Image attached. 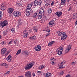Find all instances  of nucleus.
I'll list each match as a JSON object with an SVG mask.
<instances>
[{"instance_id": "1", "label": "nucleus", "mask_w": 77, "mask_h": 77, "mask_svg": "<svg viewBox=\"0 0 77 77\" xmlns=\"http://www.w3.org/2000/svg\"><path fill=\"white\" fill-rule=\"evenodd\" d=\"M58 32V36L62 37L61 39L62 41L65 39V38H67V35L66 34L65 32H60V31H59Z\"/></svg>"}, {"instance_id": "2", "label": "nucleus", "mask_w": 77, "mask_h": 77, "mask_svg": "<svg viewBox=\"0 0 77 77\" xmlns=\"http://www.w3.org/2000/svg\"><path fill=\"white\" fill-rule=\"evenodd\" d=\"M34 64H35L34 62L32 61L31 62V63H29V64H28L25 67V70H26L28 69H30V68H32V66L34 65Z\"/></svg>"}, {"instance_id": "3", "label": "nucleus", "mask_w": 77, "mask_h": 77, "mask_svg": "<svg viewBox=\"0 0 77 77\" xmlns=\"http://www.w3.org/2000/svg\"><path fill=\"white\" fill-rule=\"evenodd\" d=\"M33 10L31 8H27L26 10V16H29L30 14H33Z\"/></svg>"}, {"instance_id": "4", "label": "nucleus", "mask_w": 77, "mask_h": 77, "mask_svg": "<svg viewBox=\"0 0 77 77\" xmlns=\"http://www.w3.org/2000/svg\"><path fill=\"white\" fill-rule=\"evenodd\" d=\"M63 50V48L61 47H60L57 49V50L56 51L57 52V54L60 56L62 54V51Z\"/></svg>"}, {"instance_id": "5", "label": "nucleus", "mask_w": 77, "mask_h": 77, "mask_svg": "<svg viewBox=\"0 0 77 77\" xmlns=\"http://www.w3.org/2000/svg\"><path fill=\"white\" fill-rule=\"evenodd\" d=\"M12 14L14 17H20L21 15V13L19 11H14Z\"/></svg>"}, {"instance_id": "6", "label": "nucleus", "mask_w": 77, "mask_h": 77, "mask_svg": "<svg viewBox=\"0 0 77 77\" xmlns=\"http://www.w3.org/2000/svg\"><path fill=\"white\" fill-rule=\"evenodd\" d=\"M66 61L63 60L61 64H59L58 65L60 66V67L59 68V69H61V68H65V63Z\"/></svg>"}, {"instance_id": "7", "label": "nucleus", "mask_w": 77, "mask_h": 77, "mask_svg": "<svg viewBox=\"0 0 77 77\" xmlns=\"http://www.w3.org/2000/svg\"><path fill=\"white\" fill-rule=\"evenodd\" d=\"M1 25V26H2V27L7 26L8 24V22L7 21V20H5L4 21H2L1 23H0Z\"/></svg>"}, {"instance_id": "8", "label": "nucleus", "mask_w": 77, "mask_h": 77, "mask_svg": "<svg viewBox=\"0 0 77 77\" xmlns=\"http://www.w3.org/2000/svg\"><path fill=\"white\" fill-rule=\"evenodd\" d=\"M34 49L37 51H39L41 50V47L39 45H38L35 47Z\"/></svg>"}, {"instance_id": "9", "label": "nucleus", "mask_w": 77, "mask_h": 77, "mask_svg": "<svg viewBox=\"0 0 77 77\" xmlns=\"http://www.w3.org/2000/svg\"><path fill=\"white\" fill-rule=\"evenodd\" d=\"M55 14L58 17H60L62 15V13L61 12H57Z\"/></svg>"}, {"instance_id": "10", "label": "nucleus", "mask_w": 77, "mask_h": 77, "mask_svg": "<svg viewBox=\"0 0 77 77\" xmlns=\"http://www.w3.org/2000/svg\"><path fill=\"white\" fill-rule=\"evenodd\" d=\"M8 62H11L12 60V57L10 55H9L6 58Z\"/></svg>"}, {"instance_id": "11", "label": "nucleus", "mask_w": 77, "mask_h": 77, "mask_svg": "<svg viewBox=\"0 0 77 77\" xmlns=\"http://www.w3.org/2000/svg\"><path fill=\"white\" fill-rule=\"evenodd\" d=\"M25 76L27 77H31V76H32V74L30 72L28 71L26 73Z\"/></svg>"}, {"instance_id": "12", "label": "nucleus", "mask_w": 77, "mask_h": 77, "mask_svg": "<svg viewBox=\"0 0 77 77\" xmlns=\"http://www.w3.org/2000/svg\"><path fill=\"white\" fill-rule=\"evenodd\" d=\"M71 45H69L65 51L66 53H68L69 51L71 50Z\"/></svg>"}, {"instance_id": "13", "label": "nucleus", "mask_w": 77, "mask_h": 77, "mask_svg": "<svg viewBox=\"0 0 77 77\" xmlns=\"http://www.w3.org/2000/svg\"><path fill=\"white\" fill-rule=\"evenodd\" d=\"M7 11L9 14H11L14 11V9L11 8H8Z\"/></svg>"}, {"instance_id": "14", "label": "nucleus", "mask_w": 77, "mask_h": 77, "mask_svg": "<svg viewBox=\"0 0 77 77\" xmlns=\"http://www.w3.org/2000/svg\"><path fill=\"white\" fill-rule=\"evenodd\" d=\"M39 13L40 14H41V15H44V11L43 8H40Z\"/></svg>"}, {"instance_id": "15", "label": "nucleus", "mask_w": 77, "mask_h": 77, "mask_svg": "<svg viewBox=\"0 0 77 77\" xmlns=\"http://www.w3.org/2000/svg\"><path fill=\"white\" fill-rule=\"evenodd\" d=\"M6 48H3L1 50V53L2 54L6 53Z\"/></svg>"}, {"instance_id": "16", "label": "nucleus", "mask_w": 77, "mask_h": 77, "mask_svg": "<svg viewBox=\"0 0 77 77\" xmlns=\"http://www.w3.org/2000/svg\"><path fill=\"white\" fill-rule=\"evenodd\" d=\"M54 24V20H52L49 22V26H53V24Z\"/></svg>"}, {"instance_id": "17", "label": "nucleus", "mask_w": 77, "mask_h": 77, "mask_svg": "<svg viewBox=\"0 0 77 77\" xmlns=\"http://www.w3.org/2000/svg\"><path fill=\"white\" fill-rule=\"evenodd\" d=\"M66 1V0H61L60 5H64Z\"/></svg>"}, {"instance_id": "18", "label": "nucleus", "mask_w": 77, "mask_h": 77, "mask_svg": "<svg viewBox=\"0 0 77 77\" xmlns=\"http://www.w3.org/2000/svg\"><path fill=\"white\" fill-rule=\"evenodd\" d=\"M6 8H7V6H2L1 7V9L2 11H4V10H5V9H6Z\"/></svg>"}, {"instance_id": "19", "label": "nucleus", "mask_w": 77, "mask_h": 77, "mask_svg": "<svg viewBox=\"0 0 77 77\" xmlns=\"http://www.w3.org/2000/svg\"><path fill=\"white\" fill-rule=\"evenodd\" d=\"M32 4H33V3H31V4L28 5L27 7V9H31L30 8H32Z\"/></svg>"}, {"instance_id": "20", "label": "nucleus", "mask_w": 77, "mask_h": 77, "mask_svg": "<svg viewBox=\"0 0 77 77\" xmlns=\"http://www.w3.org/2000/svg\"><path fill=\"white\" fill-rule=\"evenodd\" d=\"M45 66V65H42L39 67L38 69H42L44 68Z\"/></svg>"}, {"instance_id": "21", "label": "nucleus", "mask_w": 77, "mask_h": 77, "mask_svg": "<svg viewBox=\"0 0 77 77\" xmlns=\"http://www.w3.org/2000/svg\"><path fill=\"white\" fill-rule=\"evenodd\" d=\"M38 5V0H35V1L34 3V6H37Z\"/></svg>"}, {"instance_id": "22", "label": "nucleus", "mask_w": 77, "mask_h": 77, "mask_svg": "<svg viewBox=\"0 0 77 77\" xmlns=\"http://www.w3.org/2000/svg\"><path fill=\"white\" fill-rule=\"evenodd\" d=\"M42 72V71H38L37 72V75H40Z\"/></svg>"}, {"instance_id": "23", "label": "nucleus", "mask_w": 77, "mask_h": 77, "mask_svg": "<svg viewBox=\"0 0 77 77\" xmlns=\"http://www.w3.org/2000/svg\"><path fill=\"white\" fill-rule=\"evenodd\" d=\"M24 54L26 55H29V51H24Z\"/></svg>"}, {"instance_id": "24", "label": "nucleus", "mask_w": 77, "mask_h": 77, "mask_svg": "<svg viewBox=\"0 0 77 77\" xmlns=\"http://www.w3.org/2000/svg\"><path fill=\"white\" fill-rule=\"evenodd\" d=\"M21 52V49H20L17 51V53H16V55H18L19 54H20V53Z\"/></svg>"}, {"instance_id": "25", "label": "nucleus", "mask_w": 77, "mask_h": 77, "mask_svg": "<svg viewBox=\"0 0 77 77\" xmlns=\"http://www.w3.org/2000/svg\"><path fill=\"white\" fill-rule=\"evenodd\" d=\"M46 74V77H50V76L51 75V73L47 72Z\"/></svg>"}, {"instance_id": "26", "label": "nucleus", "mask_w": 77, "mask_h": 77, "mask_svg": "<svg viewBox=\"0 0 77 77\" xmlns=\"http://www.w3.org/2000/svg\"><path fill=\"white\" fill-rule=\"evenodd\" d=\"M51 12H52V11L51 10V8H49L48 9V14H50L51 13Z\"/></svg>"}, {"instance_id": "27", "label": "nucleus", "mask_w": 77, "mask_h": 77, "mask_svg": "<svg viewBox=\"0 0 77 77\" xmlns=\"http://www.w3.org/2000/svg\"><path fill=\"white\" fill-rule=\"evenodd\" d=\"M37 30H37L36 27H34L33 31H34V32H37Z\"/></svg>"}, {"instance_id": "28", "label": "nucleus", "mask_w": 77, "mask_h": 77, "mask_svg": "<svg viewBox=\"0 0 77 77\" xmlns=\"http://www.w3.org/2000/svg\"><path fill=\"white\" fill-rule=\"evenodd\" d=\"M3 16V14H2V12L0 11V20L2 18V17Z\"/></svg>"}, {"instance_id": "29", "label": "nucleus", "mask_w": 77, "mask_h": 77, "mask_svg": "<svg viewBox=\"0 0 77 77\" xmlns=\"http://www.w3.org/2000/svg\"><path fill=\"white\" fill-rule=\"evenodd\" d=\"M27 33L25 32L23 34V36L25 38H26L27 36Z\"/></svg>"}, {"instance_id": "30", "label": "nucleus", "mask_w": 77, "mask_h": 77, "mask_svg": "<svg viewBox=\"0 0 77 77\" xmlns=\"http://www.w3.org/2000/svg\"><path fill=\"white\" fill-rule=\"evenodd\" d=\"M46 7L47 8L48 6H49V7H50V5L49 3H47L45 4Z\"/></svg>"}, {"instance_id": "31", "label": "nucleus", "mask_w": 77, "mask_h": 77, "mask_svg": "<svg viewBox=\"0 0 77 77\" xmlns=\"http://www.w3.org/2000/svg\"><path fill=\"white\" fill-rule=\"evenodd\" d=\"M38 2V5H41L42 4V0H39Z\"/></svg>"}, {"instance_id": "32", "label": "nucleus", "mask_w": 77, "mask_h": 77, "mask_svg": "<svg viewBox=\"0 0 77 77\" xmlns=\"http://www.w3.org/2000/svg\"><path fill=\"white\" fill-rule=\"evenodd\" d=\"M38 17V15H37V13H36L34 14V18H35L36 17Z\"/></svg>"}, {"instance_id": "33", "label": "nucleus", "mask_w": 77, "mask_h": 77, "mask_svg": "<svg viewBox=\"0 0 77 77\" xmlns=\"http://www.w3.org/2000/svg\"><path fill=\"white\" fill-rule=\"evenodd\" d=\"M77 17V15H76V14H74L73 16V18L74 19H75V17Z\"/></svg>"}, {"instance_id": "34", "label": "nucleus", "mask_w": 77, "mask_h": 77, "mask_svg": "<svg viewBox=\"0 0 77 77\" xmlns=\"http://www.w3.org/2000/svg\"><path fill=\"white\" fill-rule=\"evenodd\" d=\"M38 18L39 20L40 19H41L42 18V15H39L38 16Z\"/></svg>"}, {"instance_id": "35", "label": "nucleus", "mask_w": 77, "mask_h": 77, "mask_svg": "<svg viewBox=\"0 0 77 77\" xmlns=\"http://www.w3.org/2000/svg\"><path fill=\"white\" fill-rule=\"evenodd\" d=\"M41 21L42 23H44V22H45V20L44 19H42L41 20Z\"/></svg>"}, {"instance_id": "36", "label": "nucleus", "mask_w": 77, "mask_h": 77, "mask_svg": "<svg viewBox=\"0 0 77 77\" xmlns=\"http://www.w3.org/2000/svg\"><path fill=\"white\" fill-rule=\"evenodd\" d=\"M11 30L12 32H13V33H14V32H15V29L12 28L11 29Z\"/></svg>"}, {"instance_id": "37", "label": "nucleus", "mask_w": 77, "mask_h": 77, "mask_svg": "<svg viewBox=\"0 0 77 77\" xmlns=\"http://www.w3.org/2000/svg\"><path fill=\"white\" fill-rule=\"evenodd\" d=\"M4 66L5 68H8V64L5 63Z\"/></svg>"}, {"instance_id": "38", "label": "nucleus", "mask_w": 77, "mask_h": 77, "mask_svg": "<svg viewBox=\"0 0 77 77\" xmlns=\"http://www.w3.org/2000/svg\"><path fill=\"white\" fill-rule=\"evenodd\" d=\"M52 45L51 42H50L48 44V45L49 47H51V45Z\"/></svg>"}, {"instance_id": "39", "label": "nucleus", "mask_w": 77, "mask_h": 77, "mask_svg": "<svg viewBox=\"0 0 77 77\" xmlns=\"http://www.w3.org/2000/svg\"><path fill=\"white\" fill-rule=\"evenodd\" d=\"M12 42H13V41H11L9 43H8V45H10V44H12Z\"/></svg>"}, {"instance_id": "40", "label": "nucleus", "mask_w": 77, "mask_h": 77, "mask_svg": "<svg viewBox=\"0 0 77 77\" xmlns=\"http://www.w3.org/2000/svg\"><path fill=\"white\" fill-rule=\"evenodd\" d=\"M60 75H62L63 74V71H61L60 72Z\"/></svg>"}, {"instance_id": "41", "label": "nucleus", "mask_w": 77, "mask_h": 77, "mask_svg": "<svg viewBox=\"0 0 77 77\" xmlns=\"http://www.w3.org/2000/svg\"><path fill=\"white\" fill-rule=\"evenodd\" d=\"M6 3L5 2H4L2 4V5H3V6H6Z\"/></svg>"}, {"instance_id": "42", "label": "nucleus", "mask_w": 77, "mask_h": 77, "mask_svg": "<svg viewBox=\"0 0 77 77\" xmlns=\"http://www.w3.org/2000/svg\"><path fill=\"white\" fill-rule=\"evenodd\" d=\"M2 45H5V42L3 41L2 43Z\"/></svg>"}, {"instance_id": "43", "label": "nucleus", "mask_w": 77, "mask_h": 77, "mask_svg": "<svg viewBox=\"0 0 77 77\" xmlns=\"http://www.w3.org/2000/svg\"><path fill=\"white\" fill-rule=\"evenodd\" d=\"M10 50H9V51H7V53L5 54V56H7V55H8V54L10 52Z\"/></svg>"}, {"instance_id": "44", "label": "nucleus", "mask_w": 77, "mask_h": 77, "mask_svg": "<svg viewBox=\"0 0 77 77\" xmlns=\"http://www.w3.org/2000/svg\"><path fill=\"white\" fill-rule=\"evenodd\" d=\"M76 64V63L72 62L71 64L72 65H74Z\"/></svg>"}, {"instance_id": "45", "label": "nucleus", "mask_w": 77, "mask_h": 77, "mask_svg": "<svg viewBox=\"0 0 77 77\" xmlns=\"http://www.w3.org/2000/svg\"><path fill=\"white\" fill-rule=\"evenodd\" d=\"M50 35V33H48V34H47L45 36V37H46L47 36H49V35Z\"/></svg>"}, {"instance_id": "46", "label": "nucleus", "mask_w": 77, "mask_h": 77, "mask_svg": "<svg viewBox=\"0 0 77 77\" xmlns=\"http://www.w3.org/2000/svg\"><path fill=\"white\" fill-rule=\"evenodd\" d=\"M29 39L31 40H33V36H32L29 38Z\"/></svg>"}, {"instance_id": "47", "label": "nucleus", "mask_w": 77, "mask_h": 77, "mask_svg": "<svg viewBox=\"0 0 77 77\" xmlns=\"http://www.w3.org/2000/svg\"><path fill=\"white\" fill-rule=\"evenodd\" d=\"M18 24H19V25H20L21 24H22V22H21V21L20 20Z\"/></svg>"}, {"instance_id": "48", "label": "nucleus", "mask_w": 77, "mask_h": 77, "mask_svg": "<svg viewBox=\"0 0 77 77\" xmlns=\"http://www.w3.org/2000/svg\"><path fill=\"white\" fill-rule=\"evenodd\" d=\"M33 36V39H36V37L35 36V35Z\"/></svg>"}, {"instance_id": "49", "label": "nucleus", "mask_w": 77, "mask_h": 77, "mask_svg": "<svg viewBox=\"0 0 77 77\" xmlns=\"http://www.w3.org/2000/svg\"><path fill=\"white\" fill-rule=\"evenodd\" d=\"M71 8H72L71 6H70L69 7V9H68V11H71Z\"/></svg>"}, {"instance_id": "50", "label": "nucleus", "mask_w": 77, "mask_h": 77, "mask_svg": "<svg viewBox=\"0 0 77 77\" xmlns=\"http://www.w3.org/2000/svg\"><path fill=\"white\" fill-rule=\"evenodd\" d=\"M55 42V41H53L51 42V44H52V45H53V44H54Z\"/></svg>"}, {"instance_id": "51", "label": "nucleus", "mask_w": 77, "mask_h": 77, "mask_svg": "<svg viewBox=\"0 0 77 77\" xmlns=\"http://www.w3.org/2000/svg\"><path fill=\"white\" fill-rule=\"evenodd\" d=\"M5 63H2V64H1V66H5Z\"/></svg>"}, {"instance_id": "52", "label": "nucleus", "mask_w": 77, "mask_h": 77, "mask_svg": "<svg viewBox=\"0 0 77 77\" xmlns=\"http://www.w3.org/2000/svg\"><path fill=\"white\" fill-rule=\"evenodd\" d=\"M46 31L47 32H50V30L49 29H48L47 30H46Z\"/></svg>"}, {"instance_id": "53", "label": "nucleus", "mask_w": 77, "mask_h": 77, "mask_svg": "<svg viewBox=\"0 0 77 77\" xmlns=\"http://www.w3.org/2000/svg\"><path fill=\"white\" fill-rule=\"evenodd\" d=\"M51 61H55L56 60V59H54V58H53L52 59H51Z\"/></svg>"}, {"instance_id": "54", "label": "nucleus", "mask_w": 77, "mask_h": 77, "mask_svg": "<svg viewBox=\"0 0 77 77\" xmlns=\"http://www.w3.org/2000/svg\"><path fill=\"white\" fill-rule=\"evenodd\" d=\"M3 33L4 35H6V31H4L3 32Z\"/></svg>"}, {"instance_id": "55", "label": "nucleus", "mask_w": 77, "mask_h": 77, "mask_svg": "<svg viewBox=\"0 0 77 77\" xmlns=\"http://www.w3.org/2000/svg\"><path fill=\"white\" fill-rule=\"evenodd\" d=\"M14 44H16V43H17V40H14Z\"/></svg>"}, {"instance_id": "56", "label": "nucleus", "mask_w": 77, "mask_h": 77, "mask_svg": "<svg viewBox=\"0 0 77 77\" xmlns=\"http://www.w3.org/2000/svg\"><path fill=\"white\" fill-rule=\"evenodd\" d=\"M53 5H54V1H53L51 3V5L53 6Z\"/></svg>"}, {"instance_id": "57", "label": "nucleus", "mask_w": 77, "mask_h": 77, "mask_svg": "<svg viewBox=\"0 0 77 77\" xmlns=\"http://www.w3.org/2000/svg\"><path fill=\"white\" fill-rule=\"evenodd\" d=\"M17 5H19V6H21V4H20V3L17 4Z\"/></svg>"}, {"instance_id": "58", "label": "nucleus", "mask_w": 77, "mask_h": 77, "mask_svg": "<svg viewBox=\"0 0 77 77\" xmlns=\"http://www.w3.org/2000/svg\"><path fill=\"white\" fill-rule=\"evenodd\" d=\"M32 75H33V76H35V74L34 73H33L32 74Z\"/></svg>"}, {"instance_id": "59", "label": "nucleus", "mask_w": 77, "mask_h": 77, "mask_svg": "<svg viewBox=\"0 0 77 77\" xmlns=\"http://www.w3.org/2000/svg\"><path fill=\"white\" fill-rule=\"evenodd\" d=\"M52 65H54V62L53 61H52L51 63Z\"/></svg>"}, {"instance_id": "60", "label": "nucleus", "mask_w": 77, "mask_h": 77, "mask_svg": "<svg viewBox=\"0 0 77 77\" xmlns=\"http://www.w3.org/2000/svg\"><path fill=\"white\" fill-rule=\"evenodd\" d=\"M9 72H10V71H8L7 72V74H8Z\"/></svg>"}, {"instance_id": "61", "label": "nucleus", "mask_w": 77, "mask_h": 77, "mask_svg": "<svg viewBox=\"0 0 77 77\" xmlns=\"http://www.w3.org/2000/svg\"><path fill=\"white\" fill-rule=\"evenodd\" d=\"M4 75H8L7 72L5 73L4 74Z\"/></svg>"}, {"instance_id": "62", "label": "nucleus", "mask_w": 77, "mask_h": 77, "mask_svg": "<svg viewBox=\"0 0 77 77\" xmlns=\"http://www.w3.org/2000/svg\"><path fill=\"white\" fill-rule=\"evenodd\" d=\"M29 31L30 32H32V29H30Z\"/></svg>"}, {"instance_id": "63", "label": "nucleus", "mask_w": 77, "mask_h": 77, "mask_svg": "<svg viewBox=\"0 0 77 77\" xmlns=\"http://www.w3.org/2000/svg\"><path fill=\"white\" fill-rule=\"evenodd\" d=\"M69 1H70V0H67V2L68 3H69Z\"/></svg>"}, {"instance_id": "64", "label": "nucleus", "mask_w": 77, "mask_h": 77, "mask_svg": "<svg viewBox=\"0 0 77 77\" xmlns=\"http://www.w3.org/2000/svg\"><path fill=\"white\" fill-rule=\"evenodd\" d=\"M75 55H77V53H75Z\"/></svg>"}]
</instances>
